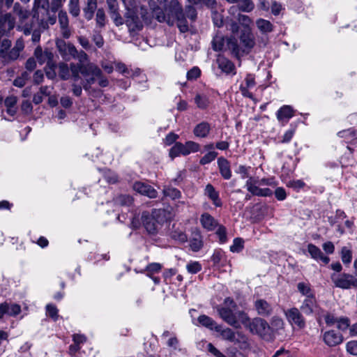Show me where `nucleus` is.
Masks as SVG:
<instances>
[{
  "mask_svg": "<svg viewBox=\"0 0 357 357\" xmlns=\"http://www.w3.org/2000/svg\"><path fill=\"white\" fill-rule=\"evenodd\" d=\"M238 306L233 298L227 297L221 305L217 306L220 317L229 325L236 328H240L239 321L247 324L249 317L243 311H236Z\"/></svg>",
  "mask_w": 357,
  "mask_h": 357,
  "instance_id": "obj_1",
  "label": "nucleus"
},
{
  "mask_svg": "<svg viewBox=\"0 0 357 357\" xmlns=\"http://www.w3.org/2000/svg\"><path fill=\"white\" fill-rule=\"evenodd\" d=\"M255 45V38L252 32L245 29L241 32L239 44L236 40H229L228 42L229 49L232 54L239 58L243 54H248Z\"/></svg>",
  "mask_w": 357,
  "mask_h": 357,
  "instance_id": "obj_2",
  "label": "nucleus"
},
{
  "mask_svg": "<svg viewBox=\"0 0 357 357\" xmlns=\"http://www.w3.org/2000/svg\"><path fill=\"white\" fill-rule=\"evenodd\" d=\"M165 220V211L162 209H153L151 213L144 211L141 215L143 226L151 234H156Z\"/></svg>",
  "mask_w": 357,
  "mask_h": 357,
  "instance_id": "obj_3",
  "label": "nucleus"
},
{
  "mask_svg": "<svg viewBox=\"0 0 357 357\" xmlns=\"http://www.w3.org/2000/svg\"><path fill=\"white\" fill-rule=\"evenodd\" d=\"M70 73L75 82L80 79L82 75L84 77V80H86L89 78L90 74H100L99 67L91 62L87 63H74L70 64Z\"/></svg>",
  "mask_w": 357,
  "mask_h": 357,
  "instance_id": "obj_4",
  "label": "nucleus"
},
{
  "mask_svg": "<svg viewBox=\"0 0 357 357\" xmlns=\"http://www.w3.org/2000/svg\"><path fill=\"white\" fill-rule=\"evenodd\" d=\"M169 11L171 13L172 19H174L179 31L185 33L188 31V24L183 13L182 6L178 0H171L169 3Z\"/></svg>",
  "mask_w": 357,
  "mask_h": 357,
  "instance_id": "obj_5",
  "label": "nucleus"
},
{
  "mask_svg": "<svg viewBox=\"0 0 357 357\" xmlns=\"http://www.w3.org/2000/svg\"><path fill=\"white\" fill-rule=\"evenodd\" d=\"M253 334H257L263 338H267L271 335V327L268 322L260 318L256 317L252 320H248L247 324H244Z\"/></svg>",
  "mask_w": 357,
  "mask_h": 357,
  "instance_id": "obj_6",
  "label": "nucleus"
},
{
  "mask_svg": "<svg viewBox=\"0 0 357 357\" xmlns=\"http://www.w3.org/2000/svg\"><path fill=\"white\" fill-rule=\"evenodd\" d=\"M331 278L336 287L342 289L357 287V279L353 275L349 273H342L339 275L333 273Z\"/></svg>",
  "mask_w": 357,
  "mask_h": 357,
  "instance_id": "obj_7",
  "label": "nucleus"
},
{
  "mask_svg": "<svg viewBox=\"0 0 357 357\" xmlns=\"http://www.w3.org/2000/svg\"><path fill=\"white\" fill-rule=\"evenodd\" d=\"M126 24L130 32L140 31L143 27V23L139 17L132 10H128L126 15Z\"/></svg>",
  "mask_w": 357,
  "mask_h": 357,
  "instance_id": "obj_8",
  "label": "nucleus"
},
{
  "mask_svg": "<svg viewBox=\"0 0 357 357\" xmlns=\"http://www.w3.org/2000/svg\"><path fill=\"white\" fill-rule=\"evenodd\" d=\"M100 74L94 75L90 74L89 78H86V80H83L82 84H83V89L86 91H89L91 88V85L95 83L96 79L98 81V85L101 87H107L109 85V80L105 77L101 69L99 68Z\"/></svg>",
  "mask_w": 357,
  "mask_h": 357,
  "instance_id": "obj_9",
  "label": "nucleus"
},
{
  "mask_svg": "<svg viewBox=\"0 0 357 357\" xmlns=\"http://www.w3.org/2000/svg\"><path fill=\"white\" fill-rule=\"evenodd\" d=\"M285 315L291 325H295L298 328H303L305 326V321L298 308L292 307L287 310Z\"/></svg>",
  "mask_w": 357,
  "mask_h": 357,
  "instance_id": "obj_10",
  "label": "nucleus"
},
{
  "mask_svg": "<svg viewBox=\"0 0 357 357\" xmlns=\"http://www.w3.org/2000/svg\"><path fill=\"white\" fill-rule=\"evenodd\" d=\"M216 63L218 68L225 75H234L236 74L234 63L225 56L219 55L216 59Z\"/></svg>",
  "mask_w": 357,
  "mask_h": 357,
  "instance_id": "obj_11",
  "label": "nucleus"
},
{
  "mask_svg": "<svg viewBox=\"0 0 357 357\" xmlns=\"http://www.w3.org/2000/svg\"><path fill=\"white\" fill-rule=\"evenodd\" d=\"M323 340L328 347H335L343 342L344 337L341 333L331 330L324 333Z\"/></svg>",
  "mask_w": 357,
  "mask_h": 357,
  "instance_id": "obj_12",
  "label": "nucleus"
},
{
  "mask_svg": "<svg viewBox=\"0 0 357 357\" xmlns=\"http://www.w3.org/2000/svg\"><path fill=\"white\" fill-rule=\"evenodd\" d=\"M133 189L138 193L147 196L149 198H155L157 191L150 185L141 181H137L133 184Z\"/></svg>",
  "mask_w": 357,
  "mask_h": 357,
  "instance_id": "obj_13",
  "label": "nucleus"
},
{
  "mask_svg": "<svg viewBox=\"0 0 357 357\" xmlns=\"http://www.w3.org/2000/svg\"><path fill=\"white\" fill-rule=\"evenodd\" d=\"M21 312V307L17 303H8L3 302L0 303V319L5 314L15 317Z\"/></svg>",
  "mask_w": 357,
  "mask_h": 357,
  "instance_id": "obj_14",
  "label": "nucleus"
},
{
  "mask_svg": "<svg viewBox=\"0 0 357 357\" xmlns=\"http://www.w3.org/2000/svg\"><path fill=\"white\" fill-rule=\"evenodd\" d=\"M56 47L63 58L66 60H70L76 53V47L74 45L70 43L66 44L63 40L58 41Z\"/></svg>",
  "mask_w": 357,
  "mask_h": 357,
  "instance_id": "obj_15",
  "label": "nucleus"
},
{
  "mask_svg": "<svg viewBox=\"0 0 357 357\" xmlns=\"http://www.w3.org/2000/svg\"><path fill=\"white\" fill-rule=\"evenodd\" d=\"M256 85L255 77L251 74H248L245 78V83L240 85L239 89L243 96L253 99V95L250 89H253Z\"/></svg>",
  "mask_w": 357,
  "mask_h": 357,
  "instance_id": "obj_16",
  "label": "nucleus"
},
{
  "mask_svg": "<svg viewBox=\"0 0 357 357\" xmlns=\"http://www.w3.org/2000/svg\"><path fill=\"white\" fill-rule=\"evenodd\" d=\"M15 19L10 13L0 15V33L4 35L15 26Z\"/></svg>",
  "mask_w": 357,
  "mask_h": 357,
  "instance_id": "obj_17",
  "label": "nucleus"
},
{
  "mask_svg": "<svg viewBox=\"0 0 357 357\" xmlns=\"http://www.w3.org/2000/svg\"><path fill=\"white\" fill-rule=\"evenodd\" d=\"M167 13L159 7L153 8V15L160 22H166L169 26L174 24V19H172L171 13L169 11V6L166 9Z\"/></svg>",
  "mask_w": 357,
  "mask_h": 357,
  "instance_id": "obj_18",
  "label": "nucleus"
},
{
  "mask_svg": "<svg viewBox=\"0 0 357 357\" xmlns=\"http://www.w3.org/2000/svg\"><path fill=\"white\" fill-rule=\"evenodd\" d=\"M254 306L257 314L263 317H268L271 315L273 312L271 305L262 298L257 299L254 303Z\"/></svg>",
  "mask_w": 357,
  "mask_h": 357,
  "instance_id": "obj_19",
  "label": "nucleus"
},
{
  "mask_svg": "<svg viewBox=\"0 0 357 357\" xmlns=\"http://www.w3.org/2000/svg\"><path fill=\"white\" fill-rule=\"evenodd\" d=\"M58 18L63 37L64 38H70L71 32L68 26L69 20L66 12L63 10H60L59 12Z\"/></svg>",
  "mask_w": 357,
  "mask_h": 357,
  "instance_id": "obj_20",
  "label": "nucleus"
},
{
  "mask_svg": "<svg viewBox=\"0 0 357 357\" xmlns=\"http://www.w3.org/2000/svg\"><path fill=\"white\" fill-rule=\"evenodd\" d=\"M346 213L340 210L337 209L335 211V214L334 215L328 216V221L331 226H334L336 224H339L341 221H342L344 218H346ZM336 231L340 234L342 235L344 234V229L340 225H337Z\"/></svg>",
  "mask_w": 357,
  "mask_h": 357,
  "instance_id": "obj_21",
  "label": "nucleus"
},
{
  "mask_svg": "<svg viewBox=\"0 0 357 357\" xmlns=\"http://www.w3.org/2000/svg\"><path fill=\"white\" fill-rule=\"evenodd\" d=\"M34 56L40 64L47 62V65L50 66L54 55L50 51L45 50L43 52L41 47L38 46L35 49Z\"/></svg>",
  "mask_w": 357,
  "mask_h": 357,
  "instance_id": "obj_22",
  "label": "nucleus"
},
{
  "mask_svg": "<svg viewBox=\"0 0 357 357\" xmlns=\"http://www.w3.org/2000/svg\"><path fill=\"white\" fill-rule=\"evenodd\" d=\"M317 307V303L315 296H309L307 297H305V300L303 301L301 306V310L304 314L310 315L313 314Z\"/></svg>",
  "mask_w": 357,
  "mask_h": 357,
  "instance_id": "obj_23",
  "label": "nucleus"
},
{
  "mask_svg": "<svg viewBox=\"0 0 357 357\" xmlns=\"http://www.w3.org/2000/svg\"><path fill=\"white\" fill-rule=\"evenodd\" d=\"M204 195L208 197L216 207H221L222 202L220 198L219 192L210 183L206 185Z\"/></svg>",
  "mask_w": 357,
  "mask_h": 357,
  "instance_id": "obj_24",
  "label": "nucleus"
},
{
  "mask_svg": "<svg viewBox=\"0 0 357 357\" xmlns=\"http://www.w3.org/2000/svg\"><path fill=\"white\" fill-rule=\"evenodd\" d=\"M218 165L221 176L226 180L231 177V171L229 162L225 158L220 157L218 159Z\"/></svg>",
  "mask_w": 357,
  "mask_h": 357,
  "instance_id": "obj_25",
  "label": "nucleus"
},
{
  "mask_svg": "<svg viewBox=\"0 0 357 357\" xmlns=\"http://www.w3.org/2000/svg\"><path fill=\"white\" fill-rule=\"evenodd\" d=\"M189 245L193 252H198L202 248L204 243L199 231H195L192 233Z\"/></svg>",
  "mask_w": 357,
  "mask_h": 357,
  "instance_id": "obj_26",
  "label": "nucleus"
},
{
  "mask_svg": "<svg viewBox=\"0 0 357 357\" xmlns=\"http://www.w3.org/2000/svg\"><path fill=\"white\" fill-rule=\"evenodd\" d=\"M200 222L202 227L208 231L214 230L218 225L215 218L208 213H204L201 215Z\"/></svg>",
  "mask_w": 357,
  "mask_h": 357,
  "instance_id": "obj_27",
  "label": "nucleus"
},
{
  "mask_svg": "<svg viewBox=\"0 0 357 357\" xmlns=\"http://www.w3.org/2000/svg\"><path fill=\"white\" fill-rule=\"evenodd\" d=\"M210 130V124L208 122L202 121L194 128L193 133L197 137L205 138L209 134Z\"/></svg>",
  "mask_w": 357,
  "mask_h": 357,
  "instance_id": "obj_28",
  "label": "nucleus"
},
{
  "mask_svg": "<svg viewBox=\"0 0 357 357\" xmlns=\"http://www.w3.org/2000/svg\"><path fill=\"white\" fill-rule=\"evenodd\" d=\"M276 116L279 121H287L294 116V110L291 106L284 105L277 112Z\"/></svg>",
  "mask_w": 357,
  "mask_h": 357,
  "instance_id": "obj_29",
  "label": "nucleus"
},
{
  "mask_svg": "<svg viewBox=\"0 0 357 357\" xmlns=\"http://www.w3.org/2000/svg\"><path fill=\"white\" fill-rule=\"evenodd\" d=\"M215 331L219 333L221 337L225 340L233 342L236 340L235 332L229 328H222L221 325H218V326L215 328Z\"/></svg>",
  "mask_w": 357,
  "mask_h": 357,
  "instance_id": "obj_30",
  "label": "nucleus"
},
{
  "mask_svg": "<svg viewBox=\"0 0 357 357\" xmlns=\"http://www.w3.org/2000/svg\"><path fill=\"white\" fill-rule=\"evenodd\" d=\"M180 155H189V151L185 149V144L181 142H176L169 151V156L173 159Z\"/></svg>",
  "mask_w": 357,
  "mask_h": 357,
  "instance_id": "obj_31",
  "label": "nucleus"
},
{
  "mask_svg": "<svg viewBox=\"0 0 357 357\" xmlns=\"http://www.w3.org/2000/svg\"><path fill=\"white\" fill-rule=\"evenodd\" d=\"M197 321L200 325L211 331H215V328L218 326V324L212 318L205 314L199 316Z\"/></svg>",
  "mask_w": 357,
  "mask_h": 357,
  "instance_id": "obj_32",
  "label": "nucleus"
},
{
  "mask_svg": "<svg viewBox=\"0 0 357 357\" xmlns=\"http://www.w3.org/2000/svg\"><path fill=\"white\" fill-rule=\"evenodd\" d=\"M97 8V0H87L86 6L84 8V15L87 20H91Z\"/></svg>",
  "mask_w": 357,
  "mask_h": 357,
  "instance_id": "obj_33",
  "label": "nucleus"
},
{
  "mask_svg": "<svg viewBox=\"0 0 357 357\" xmlns=\"http://www.w3.org/2000/svg\"><path fill=\"white\" fill-rule=\"evenodd\" d=\"M20 55L15 50L10 49L0 54V59L3 64H8L18 59Z\"/></svg>",
  "mask_w": 357,
  "mask_h": 357,
  "instance_id": "obj_34",
  "label": "nucleus"
},
{
  "mask_svg": "<svg viewBox=\"0 0 357 357\" xmlns=\"http://www.w3.org/2000/svg\"><path fill=\"white\" fill-rule=\"evenodd\" d=\"M256 24L259 30L262 33H268L273 31V26L268 20L264 19H259L256 22Z\"/></svg>",
  "mask_w": 357,
  "mask_h": 357,
  "instance_id": "obj_35",
  "label": "nucleus"
},
{
  "mask_svg": "<svg viewBox=\"0 0 357 357\" xmlns=\"http://www.w3.org/2000/svg\"><path fill=\"white\" fill-rule=\"evenodd\" d=\"M114 203L116 206H129L133 202V199L131 196L128 195H121L117 196L114 199Z\"/></svg>",
  "mask_w": 357,
  "mask_h": 357,
  "instance_id": "obj_36",
  "label": "nucleus"
},
{
  "mask_svg": "<svg viewBox=\"0 0 357 357\" xmlns=\"http://www.w3.org/2000/svg\"><path fill=\"white\" fill-rule=\"evenodd\" d=\"M58 75L63 80H67L70 77V66L64 62H61L58 66Z\"/></svg>",
  "mask_w": 357,
  "mask_h": 357,
  "instance_id": "obj_37",
  "label": "nucleus"
},
{
  "mask_svg": "<svg viewBox=\"0 0 357 357\" xmlns=\"http://www.w3.org/2000/svg\"><path fill=\"white\" fill-rule=\"evenodd\" d=\"M238 9L243 12L249 13L255 8V4L251 0H238Z\"/></svg>",
  "mask_w": 357,
  "mask_h": 357,
  "instance_id": "obj_38",
  "label": "nucleus"
},
{
  "mask_svg": "<svg viewBox=\"0 0 357 357\" xmlns=\"http://www.w3.org/2000/svg\"><path fill=\"white\" fill-rule=\"evenodd\" d=\"M163 194L172 199H178L181 196L180 190L172 187H165L163 190Z\"/></svg>",
  "mask_w": 357,
  "mask_h": 357,
  "instance_id": "obj_39",
  "label": "nucleus"
},
{
  "mask_svg": "<svg viewBox=\"0 0 357 357\" xmlns=\"http://www.w3.org/2000/svg\"><path fill=\"white\" fill-rule=\"evenodd\" d=\"M195 102L202 109H206L209 105L208 98L206 96L197 94L195 98Z\"/></svg>",
  "mask_w": 357,
  "mask_h": 357,
  "instance_id": "obj_40",
  "label": "nucleus"
},
{
  "mask_svg": "<svg viewBox=\"0 0 357 357\" xmlns=\"http://www.w3.org/2000/svg\"><path fill=\"white\" fill-rule=\"evenodd\" d=\"M307 251L310 255L311 257L315 260H319L323 254L321 250L317 246L312 243H310L307 245Z\"/></svg>",
  "mask_w": 357,
  "mask_h": 357,
  "instance_id": "obj_41",
  "label": "nucleus"
},
{
  "mask_svg": "<svg viewBox=\"0 0 357 357\" xmlns=\"http://www.w3.org/2000/svg\"><path fill=\"white\" fill-rule=\"evenodd\" d=\"M356 135V132L353 128H349L347 130H344L342 131H340L337 133L338 137L341 138H344L346 142H349L351 139H353Z\"/></svg>",
  "mask_w": 357,
  "mask_h": 357,
  "instance_id": "obj_42",
  "label": "nucleus"
},
{
  "mask_svg": "<svg viewBox=\"0 0 357 357\" xmlns=\"http://www.w3.org/2000/svg\"><path fill=\"white\" fill-rule=\"evenodd\" d=\"M341 259L343 264H349L352 259V252L347 247H343L341 250Z\"/></svg>",
  "mask_w": 357,
  "mask_h": 357,
  "instance_id": "obj_43",
  "label": "nucleus"
},
{
  "mask_svg": "<svg viewBox=\"0 0 357 357\" xmlns=\"http://www.w3.org/2000/svg\"><path fill=\"white\" fill-rule=\"evenodd\" d=\"M14 13L19 16L20 20H25L29 16V12L24 10L20 3H15L13 6Z\"/></svg>",
  "mask_w": 357,
  "mask_h": 357,
  "instance_id": "obj_44",
  "label": "nucleus"
},
{
  "mask_svg": "<svg viewBox=\"0 0 357 357\" xmlns=\"http://www.w3.org/2000/svg\"><path fill=\"white\" fill-rule=\"evenodd\" d=\"M297 288L298 291L306 297L309 296H314V294L312 293L310 285L307 283L299 282L297 284Z\"/></svg>",
  "mask_w": 357,
  "mask_h": 357,
  "instance_id": "obj_45",
  "label": "nucleus"
},
{
  "mask_svg": "<svg viewBox=\"0 0 357 357\" xmlns=\"http://www.w3.org/2000/svg\"><path fill=\"white\" fill-rule=\"evenodd\" d=\"M79 0L69 1V12L73 17H77L79 15L80 8L79 6Z\"/></svg>",
  "mask_w": 357,
  "mask_h": 357,
  "instance_id": "obj_46",
  "label": "nucleus"
},
{
  "mask_svg": "<svg viewBox=\"0 0 357 357\" xmlns=\"http://www.w3.org/2000/svg\"><path fill=\"white\" fill-rule=\"evenodd\" d=\"M225 40L222 36H215L212 40V47L215 51H221L224 47Z\"/></svg>",
  "mask_w": 357,
  "mask_h": 357,
  "instance_id": "obj_47",
  "label": "nucleus"
},
{
  "mask_svg": "<svg viewBox=\"0 0 357 357\" xmlns=\"http://www.w3.org/2000/svg\"><path fill=\"white\" fill-rule=\"evenodd\" d=\"M337 327L339 330L345 331L350 328V320L348 317H340L337 320Z\"/></svg>",
  "mask_w": 357,
  "mask_h": 357,
  "instance_id": "obj_48",
  "label": "nucleus"
},
{
  "mask_svg": "<svg viewBox=\"0 0 357 357\" xmlns=\"http://www.w3.org/2000/svg\"><path fill=\"white\" fill-rule=\"evenodd\" d=\"M244 241L241 238H236L233 241V244L230 246V251L232 252H239L243 248Z\"/></svg>",
  "mask_w": 357,
  "mask_h": 357,
  "instance_id": "obj_49",
  "label": "nucleus"
},
{
  "mask_svg": "<svg viewBox=\"0 0 357 357\" xmlns=\"http://www.w3.org/2000/svg\"><path fill=\"white\" fill-rule=\"evenodd\" d=\"M46 312L47 314L54 321H56L58 319V309L56 305L53 304H47L46 305Z\"/></svg>",
  "mask_w": 357,
  "mask_h": 357,
  "instance_id": "obj_50",
  "label": "nucleus"
},
{
  "mask_svg": "<svg viewBox=\"0 0 357 357\" xmlns=\"http://www.w3.org/2000/svg\"><path fill=\"white\" fill-rule=\"evenodd\" d=\"M259 186V185H258L257 180L252 177H250L245 183V187L247 188V190L252 195H254L255 192H256Z\"/></svg>",
  "mask_w": 357,
  "mask_h": 357,
  "instance_id": "obj_51",
  "label": "nucleus"
},
{
  "mask_svg": "<svg viewBox=\"0 0 357 357\" xmlns=\"http://www.w3.org/2000/svg\"><path fill=\"white\" fill-rule=\"evenodd\" d=\"M218 153L215 151H210L205 154L200 160L201 165H206L212 162L217 157Z\"/></svg>",
  "mask_w": 357,
  "mask_h": 357,
  "instance_id": "obj_52",
  "label": "nucleus"
},
{
  "mask_svg": "<svg viewBox=\"0 0 357 357\" xmlns=\"http://www.w3.org/2000/svg\"><path fill=\"white\" fill-rule=\"evenodd\" d=\"M162 268V265L159 263H151L146 267L148 272L147 275L151 277V274L159 273Z\"/></svg>",
  "mask_w": 357,
  "mask_h": 357,
  "instance_id": "obj_53",
  "label": "nucleus"
},
{
  "mask_svg": "<svg viewBox=\"0 0 357 357\" xmlns=\"http://www.w3.org/2000/svg\"><path fill=\"white\" fill-rule=\"evenodd\" d=\"M188 271L191 274H195L202 269V266L198 261L190 262L186 265Z\"/></svg>",
  "mask_w": 357,
  "mask_h": 357,
  "instance_id": "obj_54",
  "label": "nucleus"
},
{
  "mask_svg": "<svg viewBox=\"0 0 357 357\" xmlns=\"http://www.w3.org/2000/svg\"><path fill=\"white\" fill-rule=\"evenodd\" d=\"M73 59H77L79 61L78 63H84V62L89 61V56L83 50L78 51L76 49V53L73 56Z\"/></svg>",
  "mask_w": 357,
  "mask_h": 357,
  "instance_id": "obj_55",
  "label": "nucleus"
},
{
  "mask_svg": "<svg viewBox=\"0 0 357 357\" xmlns=\"http://www.w3.org/2000/svg\"><path fill=\"white\" fill-rule=\"evenodd\" d=\"M346 349L351 355L357 356V340H351L346 344Z\"/></svg>",
  "mask_w": 357,
  "mask_h": 357,
  "instance_id": "obj_56",
  "label": "nucleus"
},
{
  "mask_svg": "<svg viewBox=\"0 0 357 357\" xmlns=\"http://www.w3.org/2000/svg\"><path fill=\"white\" fill-rule=\"evenodd\" d=\"M185 15L188 17L191 20H195L197 17V11L196 9L192 6H186L185 9Z\"/></svg>",
  "mask_w": 357,
  "mask_h": 357,
  "instance_id": "obj_57",
  "label": "nucleus"
},
{
  "mask_svg": "<svg viewBox=\"0 0 357 357\" xmlns=\"http://www.w3.org/2000/svg\"><path fill=\"white\" fill-rule=\"evenodd\" d=\"M212 19L214 24L218 27L223 26V17L220 13L217 11L212 12Z\"/></svg>",
  "mask_w": 357,
  "mask_h": 357,
  "instance_id": "obj_58",
  "label": "nucleus"
},
{
  "mask_svg": "<svg viewBox=\"0 0 357 357\" xmlns=\"http://www.w3.org/2000/svg\"><path fill=\"white\" fill-rule=\"evenodd\" d=\"M172 237L174 239L178 241L179 242H181V243H185L188 241L187 235L182 231H174L172 234Z\"/></svg>",
  "mask_w": 357,
  "mask_h": 357,
  "instance_id": "obj_59",
  "label": "nucleus"
},
{
  "mask_svg": "<svg viewBox=\"0 0 357 357\" xmlns=\"http://www.w3.org/2000/svg\"><path fill=\"white\" fill-rule=\"evenodd\" d=\"M185 149L189 151V154L192 152H197L199 150V144L192 142L188 141L185 144Z\"/></svg>",
  "mask_w": 357,
  "mask_h": 357,
  "instance_id": "obj_60",
  "label": "nucleus"
},
{
  "mask_svg": "<svg viewBox=\"0 0 357 357\" xmlns=\"http://www.w3.org/2000/svg\"><path fill=\"white\" fill-rule=\"evenodd\" d=\"M34 8H43L48 11L50 8L49 0H34Z\"/></svg>",
  "mask_w": 357,
  "mask_h": 357,
  "instance_id": "obj_61",
  "label": "nucleus"
},
{
  "mask_svg": "<svg viewBox=\"0 0 357 357\" xmlns=\"http://www.w3.org/2000/svg\"><path fill=\"white\" fill-rule=\"evenodd\" d=\"M111 18L113 20L114 24L116 26H120L123 24V20L121 15L119 13L118 10H115L114 12H109Z\"/></svg>",
  "mask_w": 357,
  "mask_h": 357,
  "instance_id": "obj_62",
  "label": "nucleus"
},
{
  "mask_svg": "<svg viewBox=\"0 0 357 357\" xmlns=\"http://www.w3.org/2000/svg\"><path fill=\"white\" fill-rule=\"evenodd\" d=\"M220 243H224L227 241V231L224 226H220L216 231Z\"/></svg>",
  "mask_w": 357,
  "mask_h": 357,
  "instance_id": "obj_63",
  "label": "nucleus"
},
{
  "mask_svg": "<svg viewBox=\"0 0 357 357\" xmlns=\"http://www.w3.org/2000/svg\"><path fill=\"white\" fill-rule=\"evenodd\" d=\"M105 15L103 9L99 8L96 13V22L100 26L105 25Z\"/></svg>",
  "mask_w": 357,
  "mask_h": 357,
  "instance_id": "obj_64",
  "label": "nucleus"
}]
</instances>
